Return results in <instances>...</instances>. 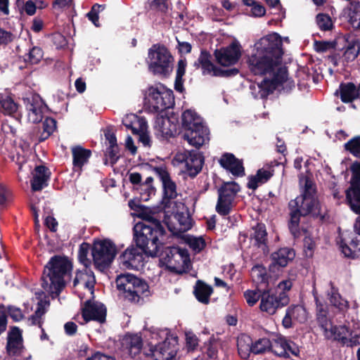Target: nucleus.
Returning a JSON list of instances; mask_svg holds the SVG:
<instances>
[{
    "instance_id": "34",
    "label": "nucleus",
    "mask_w": 360,
    "mask_h": 360,
    "mask_svg": "<svg viewBox=\"0 0 360 360\" xmlns=\"http://www.w3.org/2000/svg\"><path fill=\"white\" fill-rule=\"evenodd\" d=\"M237 347L238 354L242 359L249 358L250 353H252V340L250 336L241 334L237 340Z\"/></svg>"
},
{
    "instance_id": "23",
    "label": "nucleus",
    "mask_w": 360,
    "mask_h": 360,
    "mask_svg": "<svg viewBox=\"0 0 360 360\" xmlns=\"http://www.w3.org/2000/svg\"><path fill=\"white\" fill-rule=\"evenodd\" d=\"M280 164L276 160H274L271 162L269 165H267L268 169H265L264 167L259 169L255 175H251L248 177V188L256 190L259 184L266 183L274 174V167Z\"/></svg>"
},
{
    "instance_id": "21",
    "label": "nucleus",
    "mask_w": 360,
    "mask_h": 360,
    "mask_svg": "<svg viewBox=\"0 0 360 360\" xmlns=\"http://www.w3.org/2000/svg\"><path fill=\"white\" fill-rule=\"evenodd\" d=\"M219 163L222 168L236 177H243L245 175L243 160L237 158L233 153H223Z\"/></svg>"
},
{
    "instance_id": "59",
    "label": "nucleus",
    "mask_w": 360,
    "mask_h": 360,
    "mask_svg": "<svg viewBox=\"0 0 360 360\" xmlns=\"http://www.w3.org/2000/svg\"><path fill=\"white\" fill-rule=\"evenodd\" d=\"M150 8L166 13L168 10V0H152L149 4Z\"/></svg>"
},
{
    "instance_id": "57",
    "label": "nucleus",
    "mask_w": 360,
    "mask_h": 360,
    "mask_svg": "<svg viewBox=\"0 0 360 360\" xmlns=\"http://www.w3.org/2000/svg\"><path fill=\"white\" fill-rule=\"evenodd\" d=\"M150 167L152 171L160 179L162 184L165 183L167 179L170 178L169 173L168 172L167 167L165 165H162L159 167Z\"/></svg>"
},
{
    "instance_id": "19",
    "label": "nucleus",
    "mask_w": 360,
    "mask_h": 360,
    "mask_svg": "<svg viewBox=\"0 0 360 360\" xmlns=\"http://www.w3.org/2000/svg\"><path fill=\"white\" fill-rule=\"evenodd\" d=\"M172 255L171 262L167 264V268L171 271L181 274L188 269L191 265L190 255L186 248L174 247L173 250H169Z\"/></svg>"
},
{
    "instance_id": "45",
    "label": "nucleus",
    "mask_w": 360,
    "mask_h": 360,
    "mask_svg": "<svg viewBox=\"0 0 360 360\" xmlns=\"http://www.w3.org/2000/svg\"><path fill=\"white\" fill-rule=\"evenodd\" d=\"M284 342L285 338H279L273 344L271 343L269 349L278 356L289 358L290 355L285 351Z\"/></svg>"
},
{
    "instance_id": "62",
    "label": "nucleus",
    "mask_w": 360,
    "mask_h": 360,
    "mask_svg": "<svg viewBox=\"0 0 360 360\" xmlns=\"http://www.w3.org/2000/svg\"><path fill=\"white\" fill-rule=\"evenodd\" d=\"M8 325V315L6 307L0 303V336L6 330Z\"/></svg>"
},
{
    "instance_id": "6",
    "label": "nucleus",
    "mask_w": 360,
    "mask_h": 360,
    "mask_svg": "<svg viewBox=\"0 0 360 360\" xmlns=\"http://www.w3.org/2000/svg\"><path fill=\"white\" fill-rule=\"evenodd\" d=\"M292 285L291 281L285 280L278 283L276 289L264 288L259 304L261 311L273 315L278 309L287 306L290 302L287 292L291 289Z\"/></svg>"
},
{
    "instance_id": "48",
    "label": "nucleus",
    "mask_w": 360,
    "mask_h": 360,
    "mask_svg": "<svg viewBox=\"0 0 360 360\" xmlns=\"http://www.w3.org/2000/svg\"><path fill=\"white\" fill-rule=\"evenodd\" d=\"M167 241L163 243L162 247L159 248L157 257L160 258V262L167 266L169 262H171L172 255L169 252V250H173L174 246L167 245Z\"/></svg>"
},
{
    "instance_id": "61",
    "label": "nucleus",
    "mask_w": 360,
    "mask_h": 360,
    "mask_svg": "<svg viewBox=\"0 0 360 360\" xmlns=\"http://www.w3.org/2000/svg\"><path fill=\"white\" fill-rule=\"evenodd\" d=\"M335 43L327 41H315L314 49L318 53H323L328 50L335 49Z\"/></svg>"
},
{
    "instance_id": "60",
    "label": "nucleus",
    "mask_w": 360,
    "mask_h": 360,
    "mask_svg": "<svg viewBox=\"0 0 360 360\" xmlns=\"http://www.w3.org/2000/svg\"><path fill=\"white\" fill-rule=\"evenodd\" d=\"M6 314H8L11 318L15 322L20 321L23 319L24 315L22 310L19 307L8 305L6 308Z\"/></svg>"
},
{
    "instance_id": "3",
    "label": "nucleus",
    "mask_w": 360,
    "mask_h": 360,
    "mask_svg": "<svg viewBox=\"0 0 360 360\" xmlns=\"http://www.w3.org/2000/svg\"><path fill=\"white\" fill-rule=\"evenodd\" d=\"M72 269L68 257L53 255L44 266L41 276V287L50 294L58 296L65 286V276Z\"/></svg>"
},
{
    "instance_id": "56",
    "label": "nucleus",
    "mask_w": 360,
    "mask_h": 360,
    "mask_svg": "<svg viewBox=\"0 0 360 360\" xmlns=\"http://www.w3.org/2000/svg\"><path fill=\"white\" fill-rule=\"evenodd\" d=\"M49 180L46 179H44L43 177H39L38 176H33L31 180V188L34 192L40 191L44 188L48 186Z\"/></svg>"
},
{
    "instance_id": "7",
    "label": "nucleus",
    "mask_w": 360,
    "mask_h": 360,
    "mask_svg": "<svg viewBox=\"0 0 360 360\" xmlns=\"http://www.w3.org/2000/svg\"><path fill=\"white\" fill-rule=\"evenodd\" d=\"M173 60L170 51L164 44H154L148 49V70L154 75L167 77L172 71Z\"/></svg>"
},
{
    "instance_id": "2",
    "label": "nucleus",
    "mask_w": 360,
    "mask_h": 360,
    "mask_svg": "<svg viewBox=\"0 0 360 360\" xmlns=\"http://www.w3.org/2000/svg\"><path fill=\"white\" fill-rule=\"evenodd\" d=\"M170 238L160 221L153 217H146L144 221H139L133 227L136 246L148 257H156L159 248Z\"/></svg>"
},
{
    "instance_id": "17",
    "label": "nucleus",
    "mask_w": 360,
    "mask_h": 360,
    "mask_svg": "<svg viewBox=\"0 0 360 360\" xmlns=\"http://www.w3.org/2000/svg\"><path fill=\"white\" fill-rule=\"evenodd\" d=\"M216 61L222 66L236 64L241 57V46L238 41H233L226 47L216 49L214 52Z\"/></svg>"
},
{
    "instance_id": "5",
    "label": "nucleus",
    "mask_w": 360,
    "mask_h": 360,
    "mask_svg": "<svg viewBox=\"0 0 360 360\" xmlns=\"http://www.w3.org/2000/svg\"><path fill=\"white\" fill-rule=\"evenodd\" d=\"M181 118L184 139L199 148L205 143L208 135V129L203 124L202 118L191 109L184 111Z\"/></svg>"
},
{
    "instance_id": "30",
    "label": "nucleus",
    "mask_w": 360,
    "mask_h": 360,
    "mask_svg": "<svg viewBox=\"0 0 360 360\" xmlns=\"http://www.w3.org/2000/svg\"><path fill=\"white\" fill-rule=\"evenodd\" d=\"M250 276L252 282L257 285V288L263 286L264 288H268L269 276L263 264H257L254 265L251 269Z\"/></svg>"
},
{
    "instance_id": "46",
    "label": "nucleus",
    "mask_w": 360,
    "mask_h": 360,
    "mask_svg": "<svg viewBox=\"0 0 360 360\" xmlns=\"http://www.w3.org/2000/svg\"><path fill=\"white\" fill-rule=\"evenodd\" d=\"M263 295V289L259 290L257 287L256 290H247L244 292V297L246 300L249 306H254L259 300H262V295Z\"/></svg>"
},
{
    "instance_id": "25",
    "label": "nucleus",
    "mask_w": 360,
    "mask_h": 360,
    "mask_svg": "<svg viewBox=\"0 0 360 360\" xmlns=\"http://www.w3.org/2000/svg\"><path fill=\"white\" fill-rule=\"evenodd\" d=\"M335 94L339 96L344 103H352L354 101H360V83L358 86L353 82H342Z\"/></svg>"
},
{
    "instance_id": "64",
    "label": "nucleus",
    "mask_w": 360,
    "mask_h": 360,
    "mask_svg": "<svg viewBox=\"0 0 360 360\" xmlns=\"http://www.w3.org/2000/svg\"><path fill=\"white\" fill-rule=\"evenodd\" d=\"M57 122L54 118L47 117L43 122V130L46 131L48 134H52L56 129Z\"/></svg>"
},
{
    "instance_id": "11",
    "label": "nucleus",
    "mask_w": 360,
    "mask_h": 360,
    "mask_svg": "<svg viewBox=\"0 0 360 360\" xmlns=\"http://www.w3.org/2000/svg\"><path fill=\"white\" fill-rule=\"evenodd\" d=\"M240 186L236 181L224 182L218 189V199L216 211L221 216L230 214L233 200L240 191Z\"/></svg>"
},
{
    "instance_id": "35",
    "label": "nucleus",
    "mask_w": 360,
    "mask_h": 360,
    "mask_svg": "<svg viewBox=\"0 0 360 360\" xmlns=\"http://www.w3.org/2000/svg\"><path fill=\"white\" fill-rule=\"evenodd\" d=\"M18 108V104L8 95L0 94V110L5 115H12Z\"/></svg>"
},
{
    "instance_id": "16",
    "label": "nucleus",
    "mask_w": 360,
    "mask_h": 360,
    "mask_svg": "<svg viewBox=\"0 0 360 360\" xmlns=\"http://www.w3.org/2000/svg\"><path fill=\"white\" fill-rule=\"evenodd\" d=\"M106 314L107 309L102 302L95 301L93 298L84 302L82 316L86 323L94 321L103 323L106 321Z\"/></svg>"
},
{
    "instance_id": "53",
    "label": "nucleus",
    "mask_w": 360,
    "mask_h": 360,
    "mask_svg": "<svg viewBox=\"0 0 360 360\" xmlns=\"http://www.w3.org/2000/svg\"><path fill=\"white\" fill-rule=\"evenodd\" d=\"M153 181V178L152 176H148L146 178L144 182H142L141 184V192L143 193V200L146 201L149 199V197L153 194H155V188L152 185Z\"/></svg>"
},
{
    "instance_id": "51",
    "label": "nucleus",
    "mask_w": 360,
    "mask_h": 360,
    "mask_svg": "<svg viewBox=\"0 0 360 360\" xmlns=\"http://www.w3.org/2000/svg\"><path fill=\"white\" fill-rule=\"evenodd\" d=\"M360 51V43L358 40H352L348 43L345 56L348 60H353L359 54Z\"/></svg>"
},
{
    "instance_id": "20",
    "label": "nucleus",
    "mask_w": 360,
    "mask_h": 360,
    "mask_svg": "<svg viewBox=\"0 0 360 360\" xmlns=\"http://www.w3.org/2000/svg\"><path fill=\"white\" fill-rule=\"evenodd\" d=\"M177 160L185 162V172L191 178L195 177L201 172L204 164V157L194 150L179 155Z\"/></svg>"
},
{
    "instance_id": "38",
    "label": "nucleus",
    "mask_w": 360,
    "mask_h": 360,
    "mask_svg": "<svg viewBox=\"0 0 360 360\" xmlns=\"http://www.w3.org/2000/svg\"><path fill=\"white\" fill-rule=\"evenodd\" d=\"M315 300L317 307L316 321L319 326L323 330L329 327V325H331L332 323L328 318V311L323 309V304L319 302L317 297H315Z\"/></svg>"
},
{
    "instance_id": "49",
    "label": "nucleus",
    "mask_w": 360,
    "mask_h": 360,
    "mask_svg": "<svg viewBox=\"0 0 360 360\" xmlns=\"http://www.w3.org/2000/svg\"><path fill=\"white\" fill-rule=\"evenodd\" d=\"M105 8V5H101L98 4H94L91 10L86 13L88 19L96 26L99 27V16L100 12L103 11Z\"/></svg>"
},
{
    "instance_id": "47",
    "label": "nucleus",
    "mask_w": 360,
    "mask_h": 360,
    "mask_svg": "<svg viewBox=\"0 0 360 360\" xmlns=\"http://www.w3.org/2000/svg\"><path fill=\"white\" fill-rule=\"evenodd\" d=\"M316 21L319 29L323 31L331 30L333 27L331 18L326 13H319L316 17Z\"/></svg>"
},
{
    "instance_id": "44",
    "label": "nucleus",
    "mask_w": 360,
    "mask_h": 360,
    "mask_svg": "<svg viewBox=\"0 0 360 360\" xmlns=\"http://www.w3.org/2000/svg\"><path fill=\"white\" fill-rule=\"evenodd\" d=\"M344 148L354 157L360 159V135L349 139L345 143Z\"/></svg>"
},
{
    "instance_id": "33",
    "label": "nucleus",
    "mask_w": 360,
    "mask_h": 360,
    "mask_svg": "<svg viewBox=\"0 0 360 360\" xmlns=\"http://www.w3.org/2000/svg\"><path fill=\"white\" fill-rule=\"evenodd\" d=\"M253 233L250 235V238L255 241V245L262 248L264 251L268 248L267 245V232L266 226L262 223H257L252 228Z\"/></svg>"
},
{
    "instance_id": "31",
    "label": "nucleus",
    "mask_w": 360,
    "mask_h": 360,
    "mask_svg": "<svg viewBox=\"0 0 360 360\" xmlns=\"http://www.w3.org/2000/svg\"><path fill=\"white\" fill-rule=\"evenodd\" d=\"M213 293V288L205 282L198 280L193 290V294L196 300L204 304H208L210 302V296Z\"/></svg>"
},
{
    "instance_id": "41",
    "label": "nucleus",
    "mask_w": 360,
    "mask_h": 360,
    "mask_svg": "<svg viewBox=\"0 0 360 360\" xmlns=\"http://www.w3.org/2000/svg\"><path fill=\"white\" fill-rule=\"evenodd\" d=\"M179 222L180 224V228L178 231H175V229H172L171 226H168V229L170 231L169 234L171 235V238L173 236H180L181 233H183L192 228V219L189 217H184L182 214L179 216Z\"/></svg>"
},
{
    "instance_id": "42",
    "label": "nucleus",
    "mask_w": 360,
    "mask_h": 360,
    "mask_svg": "<svg viewBox=\"0 0 360 360\" xmlns=\"http://www.w3.org/2000/svg\"><path fill=\"white\" fill-rule=\"evenodd\" d=\"M163 187V202L169 203L172 199H174L177 196L176 185L171 177L162 184Z\"/></svg>"
},
{
    "instance_id": "63",
    "label": "nucleus",
    "mask_w": 360,
    "mask_h": 360,
    "mask_svg": "<svg viewBox=\"0 0 360 360\" xmlns=\"http://www.w3.org/2000/svg\"><path fill=\"white\" fill-rule=\"evenodd\" d=\"M352 172L350 181L360 183V162L354 161L349 167Z\"/></svg>"
},
{
    "instance_id": "8",
    "label": "nucleus",
    "mask_w": 360,
    "mask_h": 360,
    "mask_svg": "<svg viewBox=\"0 0 360 360\" xmlns=\"http://www.w3.org/2000/svg\"><path fill=\"white\" fill-rule=\"evenodd\" d=\"M270 77L271 79L264 78L260 83L250 84V89L255 98L265 99L273 94L278 86L283 84L288 78L287 68H278L274 75Z\"/></svg>"
},
{
    "instance_id": "52",
    "label": "nucleus",
    "mask_w": 360,
    "mask_h": 360,
    "mask_svg": "<svg viewBox=\"0 0 360 360\" xmlns=\"http://www.w3.org/2000/svg\"><path fill=\"white\" fill-rule=\"evenodd\" d=\"M271 347V341L269 339L264 338H260L252 342V353L255 354H259L264 353L269 350Z\"/></svg>"
},
{
    "instance_id": "58",
    "label": "nucleus",
    "mask_w": 360,
    "mask_h": 360,
    "mask_svg": "<svg viewBox=\"0 0 360 360\" xmlns=\"http://www.w3.org/2000/svg\"><path fill=\"white\" fill-rule=\"evenodd\" d=\"M239 73V70L236 68L222 69L217 67L215 69V72L213 74V77H231L237 75Z\"/></svg>"
},
{
    "instance_id": "32",
    "label": "nucleus",
    "mask_w": 360,
    "mask_h": 360,
    "mask_svg": "<svg viewBox=\"0 0 360 360\" xmlns=\"http://www.w3.org/2000/svg\"><path fill=\"white\" fill-rule=\"evenodd\" d=\"M79 283H83L85 288L91 290V293L94 295L96 278L94 272L91 269L85 268L84 271L79 270L76 272L75 278L73 280V285L76 286Z\"/></svg>"
},
{
    "instance_id": "13",
    "label": "nucleus",
    "mask_w": 360,
    "mask_h": 360,
    "mask_svg": "<svg viewBox=\"0 0 360 360\" xmlns=\"http://www.w3.org/2000/svg\"><path fill=\"white\" fill-rule=\"evenodd\" d=\"M281 36L274 32L261 38L256 44V51L282 61L283 55Z\"/></svg>"
},
{
    "instance_id": "28",
    "label": "nucleus",
    "mask_w": 360,
    "mask_h": 360,
    "mask_svg": "<svg viewBox=\"0 0 360 360\" xmlns=\"http://www.w3.org/2000/svg\"><path fill=\"white\" fill-rule=\"evenodd\" d=\"M194 66L196 68L200 67L203 75H211L212 77L213 74L215 72V69L217 68V66L212 62V55L206 49H202L200 51L198 60L194 63Z\"/></svg>"
},
{
    "instance_id": "22",
    "label": "nucleus",
    "mask_w": 360,
    "mask_h": 360,
    "mask_svg": "<svg viewBox=\"0 0 360 360\" xmlns=\"http://www.w3.org/2000/svg\"><path fill=\"white\" fill-rule=\"evenodd\" d=\"M295 257V252L294 249L281 248L271 255V263L269 266V270L270 271H275L277 267L278 269L285 267Z\"/></svg>"
},
{
    "instance_id": "14",
    "label": "nucleus",
    "mask_w": 360,
    "mask_h": 360,
    "mask_svg": "<svg viewBox=\"0 0 360 360\" xmlns=\"http://www.w3.org/2000/svg\"><path fill=\"white\" fill-rule=\"evenodd\" d=\"M178 343V338L176 336L167 337L165 340L156 345L155 347H151L150 349V354L153 360H173L177 352L176 345Z\"/></svg>"
},
{
    "instance_id": "9",
    "label": "nucleus",
    "mask_w": 360,
    "mask_h": 360,
    "mask_svg": "<svg viewBox=\"0 0 360 360\" xmlns=\"http://www.w3.org/2000/svg\"><path fill=\"white\" fill-rule=\"evenodd\" d=\"M116 253V246L110 240H94L91 255L94 265L99 269L108 268L114 260Z\"/></svg>"
},
{
    "instance_id": "36",
    "label": "nucleus",
    "mask_w": 360,
    "mask_h": 360,
    "mask_svg": "<svg viewBox=\"0 0 360 360\" xmlns=\"http://www.w3.org/2000/svg\"><path fill=\"white\" fill-rule=\"evenodd\" d=\"M348 15L352 27L354 30H360V1H351Z\"/></svg>"
},
{
    "instance_id": "1",
    "label": "nucleus",
    "mask_w": 360,
    "mask_h": 360,
    "mask_svg": "<svg viewBox=\"0 0 360 360\" xmlns=\"http://www.w3.org/2000/svg\"><path fill=\"white\" fill-rule=\"evenodd\" d=\"M290 220L288 229L294 238L300 236V222L301 217H307L310 214L315 219H319L323 223L328 221L330 216L327 210L324 211L320 205L317 195L315 182L306 176L301 194L288 202Z\"/></svg>"
},
{
    "instance_id": "15",
    "label": "nucleus",
    "mask_w": 360,
    "mask_h": 360,
    "mask_svg": "<svg viewBox=\"0 0 360 360\" xmlns=\"http://www.w3.org/2000/svg\"><path fill=\"white\" fill-rule=\"evenodd\" d=\"M5 349L8 357L22 356L26 351L22 332L18 326H12L7 333Z\"/></svg>"
},
{
    "instance_id": "29",
    "label": "nucleus",
    "mask_w": 360,
    "mask_h": 360,
    "mask_svg": "<svg viewBox=\"0 0 360 360\" xmlns=\"http://www.w3.org/2000/svg\"><path fill=\"white\" fill-rule=\"evenodd\" d=\"M72 155V165L75 168L82 169L83 166L89 162L91 156V150L83 148L81 146H76L71 149Z\"/></svg>"
},
{
    "instance_id": "40",
    "label": "nucleus",
    "mask_w": 360,
    "mask_h": 360,
    "mask_svg": "<svg viewBox=\"0 0 360 360\" xmlns=\"http://www.w3.org/2000/svg\"><path fill=\"white\" fill-rule=\"evenodd\" d=\"M350 245L351 247L344 243L342 240H341L340 248L345 256L349 258H354L356 256V250H360V239L357 237L352 238Z\"/></svg>"
},
{
    "instance_id": "10",
    "label": "nucleus",
    "mask_w": 360,
    "mask_h": 360,
    "mask_svg": "<svg viewBox=\"0 0 360 360\" xmlns=\"http://www.w3.org/2000/svg\"><path fill=\"white\" fill-rule=\"evenodd\" d=\"M281 63L282 61L258 51L252 53L248 59V68L255 75H274L278 68H284Z\"/></svg>"
},
{
    "instance_id": "54",
    "label": "nucleus",
    "mask_w": 360,
    "mask_h": 360,
    "mask_svg": "<svg viewBox=\"0 0 360 360\" xmlns=\"http://www.w3.org/2000/svg\"><path fill=\"white\" fill-rule=\"evenodd\" d=\"M303 248L305 257L311 258L313 257L316 248L314 240L309 236H305L303 240Z\"/></svg>"
},
{
    "instance_id": "55",
    "label": "nucleus",
    "mask_w": 360,
    "mask_h": 360,
    "mask_svg": "<svg viewBox=\"0 0 360 360\" xmlns=\"http://www.w3.org/2000/svg\"><path fill=\"white\" fill-rule=\"evenodd\" d=\"M186 243L196 252H201L206 246L205 240L202 237H188Z\"/></svg>"
},
{
    "instance_id": "4",
    "label": "nucleus",
    "mask_w": 360,
    "mask_h": 360,
    "mask_svg": "<svg viewBox=\"0 0 360 360\" xmlns=\"http://www.w3.org/2000/svg\"><path fill=\"white\" fill-rule=\"evenodd\" d=\"M115 282L117 289L122 292L124 300L131 304H142L144 297L150 295L147 282L133 274H121Z\"/></svg>"
},
{
    "instance_id": "24",
    "label": "nucleus",
    "mask_w": 360,
    "mask_h": 360,
    "mask_svg": "<svg viewBox=\"0 0 360 360\" xmlns=\"http://www.w3.org/2000/svg\"><path fill=\"white\" fill-rule=\"evenodd\" d=\"M28 111V119L33 123H39L43 119V105H45L39 95H33L31 98L24 99Z\"/></svg>"
},
{
    "instance_id": "50",
    "label": "nucleus",
    "mask_w": 360,
    "mask_h": 360,
    "mask_svg": "<svg viewBox=\"0 0 360 360\" xmlns=\"http://www.w3.org/2000/svg\"><path fill=\"white\" fill-rule=\"evenodd\" d=\"M90 250V245L88 243L83 242L80 245L78 251V259L84 266L88 268L91 262L87 257L89 251Z\"/></svg>"
},
{
    "instance_id": "43",
    "label": "nucleus",
    "mask_w": 360,
    "mask_h": 360,
    "mask_svg": "<svg viewBox=\"0 0 360 360\" xmlns=\"http://www.w3.org/2000/svg\"><path fill=\"white\" fill-rule=\"evenodd\" d=\"M104 155L105 158L104 159V164L105 165H108V159L110 160V164L111 166L115 165L120 158V148L117 144L108 146L106 148Z\"/></svg>"
},
{
    "instance_id": "27",
    "label": "nucleus",
    "mask_w": 360,
    "mask_h": 360,
    "mask_svg": "<svg viewBox=\"0 0 360 360\" xmlns=\"http://www.w3.org/2000/svg\"><path fill=\"white\" fill-rule=\"evenodd\" d=\"M122 345V347L127 350L130 356L135 359L141 353L143 347V340L141 337L136 334L129 335L124 338Z\"/></svg>"
},
{
    "instance_id": "39",
    "label": "nucleus",
    "mask_w": 360,
    "mask_h": 360,
    "mask_svg": "<svg viewBox=\"0 0 360 360\" xmlns=\"http://www.w3.org/2000/svg\"><path fill=\"white\" fill-rule=\"evenodd\" d=\"M44 51L39 46H33L30 49L29 52L23 56V60L31 65L38 64L42 59Z\"/></svg>"
},
{
    "instance_id": "37",
    "label": "nucleus",
    "mask_w": 360,
    "mask_h": 360,
    "mask_svg": "<svg viewBox=\"0 0 360 360\" xmlns=\"http://www.w3.org/2000/svg\"><path fill=\"white\" fill-rule=\"evenodd\" d=\"M122 124L127 129H130L133 134H139L145 125V122H141L140 118L135 115L124 118Z\"/></svg>"
},
{
    "instance_id": "18",
    "label": "nucleus",
    "mask_w": 360,
    "mask_h": 360,
    "mask_svg": "<svg viewBox=\"0 0 360 360\" xmlns=\"http://www.w3.org/2000/svg\"><path fill=\"white\" fill-rule=\"evenodd\" d=\"M139 248L131 245L119 257L120 264L124 269L139 270L143 266L144 252Z\"/></svg>"
},
{
    "instance_id": "12",
    "label": "nucleus",
    "mask_w": 360,
    "mask_h": 360,
    "mask_svg": "<svg viewBox=\"0 0 360 360\" xmlns=\"http://www.w3.org/2000/svg\"><path fill=\"white\" fill-rule=\"evenodd\" d=\"M150 105L155 112H161L171 108L174 104L173 91L166 89L165 86L160 88L150 86L148 89Z\"/></svg>"
},
{
    "instance_id": "26",
    "label": "nucleus",
    "mask_w": 360,
    "mask_h": 360,
    "mask_svg": "<svg viewBox=\"0 0 360 360\" xmlns=\"http://www.w3.org/2000/svg\"><path fill=\"white\" fill-rule=\"evenodd\" d=\"M346 202L351 210L360 214V183L349 181V186L345 191Z\"/></svg>"
}]
</instances>
